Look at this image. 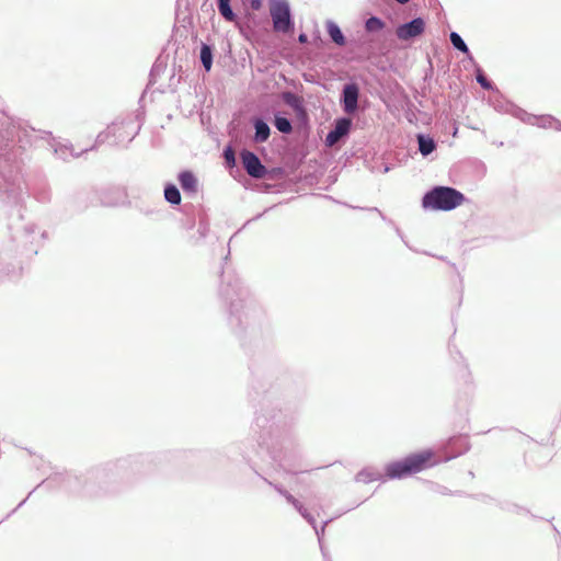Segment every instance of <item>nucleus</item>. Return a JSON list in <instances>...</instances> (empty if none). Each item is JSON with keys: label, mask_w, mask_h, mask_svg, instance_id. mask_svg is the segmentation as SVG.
Here are the masks:
<instances>
[{"label": "nucleus", "mask_w": 561, "mask_h": 561, "mask_svg": "<svg viewBox=\"0 0 561 561\" xmlns=\"http://www.w3.org/2000/svg\"><path fill=\"white\" fill-rule=\"evenodd\" d=\"M251 376L249 396L253 401L261 398L251 426L256 443L253 451L267 467L285 469L295 447L293 426L297 412L275 399L288 386L290 377L276 367H251Z\"/></svg>", "instance_id": "f257e3e1"}, {"label": "nucleus", "mask_w": 561, "mask_h": 561, "mask_svg": "<svg viewBox=\"0 0 561 561\" xmlns=\"http://www.w3.org/2000/svg\"><path fill=\"white\" fill-rule=\"evenodd\" d=\"M41 133L42 138H51L50 131L35 129L20 118H13L0 111V209L16 211L23 219L21 209L24 205L21 168L22 154L32 142L31 133Z\"/></svg>", "instance_id": "f03ea898"}, {"label": "nucleus", "mask_w": 561, "mask_h": 561, "mask_svg": "<svg viewBox=\"0 0 561 561\" xmlns=\"http://www.w3.org/2000/svg\"><path fill=\"white\" fill-rule=\"evenodd\" d=\"M164 454H137L118 458L114 461H107L91 468L82 476L72 473H56L43 480L28 495L19 503V505L8 514L11 516L20 508L31 494L38 488L45 486L51 489L55 485L64 486L70 491L83 490L88 494H98L99 492H112L115 486L122 482L129 481L133 477L147 473L153 470L164 457Z\"/></svg>", "instance_id": "7ed1b4c3"}, {"label": "nucleus", "mask_w": 561, "mask_h": 561, "mask_svg": "<svg viewBox=\"0 0 561 561\" xmlns=\"http://www.w3.org/2000/svg\"><path fill=\"white\" fill-rule=\"evenodd\" d=\"M219 297L227 311L231 332L247 352L263 347L271 337V325L262 307L242 280L221 271Z\"/></svg>", "instance_id": "20e7f679"}, {"label": "nucleus", "mask_w": 561, "mask_h": 561, "mask_svg": "<svg viewBox=\"0 0 561 561\" xmlns=\"http://www.w3.org/2000/svg\"><path fill=\"white\" fill-rule=\"evenodd\" d=\"M10 239L0 251V274L11 279L18 278L23 270V259H31L36 255L42 239H46L47 231L37 232L35 224L12 226Z\"/></svg>", "instance_id": "39448f33"}, {"label": "nucleus", "mask_w": 561, "mask_h": 561, "mask_svg": "<svg viewBox=\"0 0 561 561\" xmlns=\"http://www.w3.org/2000/svg\"><path fill=\"white\" fill-rule=\"evenodd\" d=\"M439 463L436 453L432 448H424L407 456L389 461L383 467L386 480H402L414 476Z\"/></svg>", "instance_id": "423d86ee"}, {"label": "nucleus", "mask_w": 561, "mask_h": 561, "mask_svg": "<svg viewBox=\"0 0 561 561\" xmlns=\"http://www.w3.org/2000/svg\"><path fill=\"white\" fill-rule=\"evenodd\" d=\"M466 199V195L453 186L434 185L423 194L421 204L425 210L450 211Z\"/></svg>", "instance_id": "0eeeda50"}, {"label": "nucleus", "mask_w": 561, "mask_h": 561, "mask_svg": "<svg viewBox=\"0 0 561 561\" xmlns=\"http://www.w3.org/2000/svg\"><path fill=\"white\" fill-rule=\"evenodd\" d=\"M241 445V443H233L231 445L224 447L221 450H215L213 453V459L219 460L220 457H226L227 459H230L234 454H239L242 457V459L247 462V465L250 467V469L265 483L271 485L278 494L284 496L288 504L296 502V497L293 494H290L282 484L274 483L262 474V471L264 470L263 467L259 466V463L254 461L250 457V455L243 450Z\"/></svg>", "instance_id": "6e6552de"}, {"label": "nucleus", "mask_w": 561, "mask_h": 561, "mask_svg": "<svg viewBox=\"0 0 561 561\" xmlns=\"http://www.w3.org/2000/svg\"><path fill=\"white\" fill-rule=\"evenodd\" d=\"M273 27L277 33L293 34L295 19L288 0H268Z\"/></svg>", "instance_id": "1a4fd4ad"}, {"label": "nucleus", "mask_w": 561, "mask_h": 561, "mask_svg": "<svg viewBox=\"0 0 561 561\" xmlns=\"http://www.w3.org/2000/svg\"><path fill=\"white\" fill-rule=\"evenodd\" d=\"M282 101L293 110L295 114V124L299 131L310 129V115L302 96L293 91H284L280 95Z\"/></svg>", "instance_id": "9d476101"}, {"label": "nucleus", "mask_w": 561, "mask_h": 561, "mask_svg": "<svg viewBox=\"0 0 561 561\" xmlns=\"http://www.w3.org/2000/svg\"><path fill=\"white\" fill-rule=\"evenodd\" d=\"M470 449V443L467 435L460 434L449 437L443 443L436 453V457L440 462H446L455 459Z\"/></svg>", "instance_id": "9b49d317"}, {"label": "nucleus", "mask_w": 561, "mask_h": 561, "mask_svg": "<svg viewBox=\"0 0 561 561\" xmlns=\"http://www.w3.org/2000/svg\"><path fill=\"white\" fill-rule=\"evenodd\" d=\"M470 449V443L467 435L460 434L449 437L443 443L436 453V457L440 462H446L455 459Z\"/></svg>", "instance_id": "f8f14e48"}, {"label": "nucleus", "mask_w": 561, "mask_h": 561, "mask_svg": "<svg viewBox=\"0 0 561 561\" xmlns=\"http://www.w3.org/2000/svg\"><path fill=\"white\" fill-rule=\"evenodd\" d=\"M360 96L359 84L353 80L346 82L340 93V105L344 113L354 114L358 111Z\"/></svg>", "instance_id": "ddd939ff"}, {"label": "nucleus", "mask_w": 561, "mask_h": 561, "mask_svg": "<svg viewBox=\"0 0 561 561\" xmlns=\"http://www.w3.org/2000/svg\"><path fill=\"white\" fill-rule=\"evenodd\" d=\"M353 129V119L348 116L336 117L331 129L325 135L324 142L327 146H333L339 139H347Z\"/></svg>", "instance_id": "4468645a"}, {"label": "nucleus", "mask_w": 561, "mask_h": 561, "mask_svg": "<svg viewBox=\"0 0 561 561\" xmlns=\"http://www.w3.org/2000/svg\"><path fill=\"white\" fill-rule=\"evenodd\" d=\"M495 94V98L490 100V103L495 111L511 114L512 116L518 118L522 122H530L533 119L529 116L528 112H526L524 108L519 107L515 103L506 100L500 91L499 93Z\"/></svg>", "instance_id": "2eb2a0df"}, {"label": "nucleus", "mask_w": 561, "mask_h": 561, "mask_svg": "<svg viewBox=\"0 0 561 561\" xmlns=\"http://www.w3.org/2000/svg\"><path fill=\"white\" fill-rule=\"evenodd\" d=\"M426 23L422 16H415L410 21L400 24L397 27V36L400 41H410L420 35L425 31Z\"/></svg>", "instance_id": "dca6fc26"}, {"label": "nucleus", "mask_w": 561, "mask_h": 561, "mask_svg": "<svg viewBox=\"0 0 561 561\" xmlns=\"http://www.w3.org/2000/svg\"><path fill=\"white\" fill-rule=\"evenodd\" d=\"M243 168L252 178L261 179L267 173L266 167L262 163L259 156L251 150H243L241 153Z\"/></svg>", "instance_id": "f3484780"}, {"label": "nucleus", "mask_w": 561, "mask_h": 561, "mask_svg": "<svg viewBox=\"0 0 561 561\" xmlns=\"http://www.w3.org/2000/svg\"><path fill=\"white\" fill-rule=\"evenodd\" d=\"M250 123L254 128L253 140L263 144L268 140L271 136V127L264 116L254 115L250 118Z\"/></svg>", "instance_id": "a211bd4d"}, {"label": "nucleus", "mask_w": 561, "mask_h": 561, "mask_svg": "<svg viewBox=\"0 0 561 561\" xmlns=\"http://www.w3.org/2000/svg\"><path fill=\"white\" fill-rule=\"evenodd\" d=\"M178 181L185 194L193 195L198 191V180L191 170H182L178 173Z\"/></svg>", "instance_id": "6ab92c4d"}, {"label": "nucleus", "mask_w": 561, "mask_h": 561, "mask_svg": "<svg viewBox=\"0 0 561 561\" xmlns=\"http://www.w3.org/2000/svg\"><path fill=\"white\" fill-rule=\"evenodd\" d=\"M529 116L533 119L530 122H524L525 124L536 125L540 128H553L561 131V121L550 114L534 115L529 113Z\"/></svg>", "instance_id": "aec40b11"}, {"label": "nucleus", "mask_w": 561, "mask_h": 561, "mask_svg": "<svg viewBox=\"0 0 561 561\" xmlns=\"http://www.w3.org/2000/svg\"><path fill=\"white\" fill-rule=\"evenodd\" d=\"M325 31L332 43L339 47H344L347 44V38L341 30L340 25L333 20H327Z\"/></svg>", "instance_id": "412c9836"}, {"label": "nucleus", "mask_w": 561, "mask_h": 561, "mask_svg": "<svg viewBox=\"0 0 561 561\" xmlns=\"http://www.w3.org/2000/svg\"><path fill=\"white\" fill-rule=\"evenodd\" d=\"M134 125V118L128 117L123 119L121 123L114 122L111 125L112 129V141L111 146H117L123 142L126 138V133L123 131V128H127Z\"/></svg>", "instance_id": "4be33fe9"}, {"label": "nucleus", "mask_w": 561, "mask_h": 561, "mask_svg": "<svg viewBox=\"0 0 561 561\" xmlns=\"http://www.w3.org/2000/svg\"><path fill=\"white\" fill-rule=\"evenodd\" d=\"M215 46L205 42H201L199 45V61L206 72L211 70L214 64Z\"/></svg>", "instance_id": "5701e85b"}, {"label": "nucleus", "mask_w": 561, "mask_h": 561, "mask_svg": "<svg viewBox=\"0 0 561 561\" xmlns=\"http://www.w3.org/2000/svg\"><path fill=\"white\" fill-rule=\"evenodd\" d=\"M415 137L419 146V151L423 157H427L433 151L436 150L437 142L432 136L424 133H417Z\"/></svg>", "instance_id": "b1692460"}, {"label": "nucleus", "mask_w": 561, "mask_h": 561, "mask_svg": "<svg viewBox=\"0 0 561 561\" xmlns=\"http://www.w3.org/2000/svg\"><path fill=\"white\" fill-rule=\"evenodd\" d=\"M209 222L206 218H201L196 232L192 233L188 238V242L193 247L203 244L205 238L209 233Z\"/></svg>", "instance_id": "393cba45"}, {"label": "nucleus", "mask_w": 561, "mask_h": 561, "mask_svg": "<svg viewBox=\"0 0 561 561\" xmlns=\"http://www.w3.org/2000/svg\"><path fill=\"white\" fill-rule=\"evenodd\" d=\"M272 124L282 134H290L293 131V122L280 111L273 112Z\"/></svg>", "instance_id": "a878e982"}, {"label": "nucleus", "mask_w": 561, "mask_h": 561, "mask_svg": "<svg viewBox=\"0 0 561 561\" xmlns=\"http://www.w3.org/2000/svg\"><path fill=\"white\" fill-rule=\"evenodd\" d=\"M216 5L219 15L226 22H234L238 19L237 13L232 9L231 0H216Z\"/></svg>", "instance_id": "bb28decb"}, {"label": "nucleus", "mask_w": 561, "mask_h": 561, "mask_svg": "<svg viewBox=\"0 0 561 561\" xmlns=\"http://www.w3.org/2000/svg\"><path fill=\"white\" fill-rule=\"evenodd\" d=\"M377 480L387 481L383 478V474H380L377 470H374L371 468H363L355 476V481L362 482L365 484L377 481Z\"/></svg>", "instance_id": "cd10ccee"}, {"label": "nucleus", "mask_w": 561, "mask_h": 561, "mask_svg": "<svg viewBox=\"0 0 561 561\" xmlns=\"http://www.w3.org/2000/svg\"><path fill=\"white\" fill-rule=\"evenodd\" d=\"M364 28L368 34H378L386 28V22L377 15H370L365 20Z\"/></svg>", "instance_id": "c85d7f7f"}, {"label": "nucleus", "mask_w": 561, "mask_h": 561, "mask_svg": "<svg viewBox=\"0 0 561 561\" xmlns=\"http://www.w3.org/2000/svg\"><path fill=\"white\" fill-rule=\"evenodd\" d=\"M163 194H164V199L169 204H171L173 206H178L181 204V192L174 183L168 182L164 185Z\"/></svg>", "instance_id": "c756f323"}, {"label": "nucleus", "mask_w": 561, "mask_h": 561, "mask_svg": "<svg viewBox=\"0 0 561 561\" xmlns=\"http://www.w3.org/2000/svg\"><path fill=\"white\" fill-rule=\"evenodd\" d=\"M53 146H54L55 154L64 161L68 160L69 157H79L80 156V153L73 152L72 145L57 144V145H53Z\"/></svg>", "instance_id": "7c9ffc66"}, {"label": "nucleus", "mask_w": 561, "mask_h": 561, "mask_svg": "<svg viewBox=\"0 0 561 561\" xmlns=\"http://www.w3.org/2000/svg\"><path fill=\"white\" fill-rule=\"evenodd\" d=\"M449 41L456 50L462 54H469V47L459 33L451 31L449 34Z\"/></svg>", "instance_id": "2f4dec72"}, {"label": "nucleus", "mask_w": 561, "mask_h": 561, "mask_svg": "<svg viewBox=\"0 0 561 561\" xmlns=\"http://www.w3.org/2000/svg\"><path fill=\"white\" fill-rule=\"evenodd\" d=\"M33 197L42 204H47L51 199L50 188L47 186H39L34 190Z\"/></svg>", "instance_id": "473e14b6"}, {"label": "nucleus", "mask_w": 561, "mask_h": 561, "mask_svg": "<svg viewBox=\"0 0 561 561\" xmlns=\"http://www.w3.org/2000/svg\"><path fill=\"white\" fill-rule=\"evenodd\" d=\"M112 129H111V126H108L105 130L101 131L98 136H96V139H95V142L94 145L90 148V150H93L95 149L96 147L105 144V142H108L111 145V141H112ZM84 151H89V149H84L82 150V152Z\"/></svg>", "instance_id": "72a5a7b5"}, {"label": "nucleus", "mask_w": 561, "mask_h": 561, "mask_svg": "<svg viewBox=\"0 0 561 561\" xmlns=\"http://www.w3.org/2000/svg\"><path fill=\"white\" fill-rule=\"evenodd\" d=\"M72 203L78 211H83L89 207V196L88 194L82 192L77 193L72 197Z\"/></svg>", "instance_id": "f704fd0d"}, {"label": "nucleus", "mask_w": 561, "mask_h": 561, "mask_svg": "<svg viewBox=\"0 0 561 561\" xmlns=\"http://www.w3.org/2000/svg\"><path fill=\"white\" fill-rule=\"evenodd\" d=\"M499 506L503 511L515 513V514H522V513L530 514V512L527 508L519 506L517 504H514V503H500Z\"/></svg>", "instance_id": "c9c22d12"}, {"label": "nucleus", "mask_w": 561, "mask_h": 561, "mask_svg": "<svg viewBox=\"0 0 561 561\" xmlns=\"http://www.w3.org/2000/svg\"><path fill=\"white\" fill-rule=\"evenodd\" d=\"M457 356L459 357V359L461 362H465V358L462 357L461 353L459 351L456 352ZM459 375L460 377L463 379L465 382H470L471 381V373L469 370V366L467 363H463L460 371H459Z\"/></svg>", "instance_id": "e433bc0d"}, {"label": "nucleus", "mask_w": 561, "mask_h": 561, "mask_svg": "<svg viewBox=\"0 0 561 561\" xmlns=\"http://www.w3.org/2000/svg\"><path fill=\"white\" fill-rule=\"evenodd\" d=\"M478 83L480 84V87L483 90H486V91H490L493 93H499V88L496 87V84L491 79H489L486 76L483 78H480V81Z\"/></svg>", "instance_id": "4c0bfd02"}, {"label": "nucleus", "mask_w": 561, "mask_h": 561, "mask_svg": "<svg viewBox=\"0 0 561 561\" xmlns=\"http://www.w3.org/2000/svg\"><path fill=\"white\" fill-rule=\"evenodd\" d=\"M164 69H165L164 65L159 64L158 61H156L152 65L150 73H149V82L150 83H154L156 76H159Z\"/></svg>", "instance_id": "58836bf2"}, {"label": "nucleus", "mask_w": 561, "mask_h": 561, "mask_svg": "<svg viewBox=\"0 0 561 561\" xmlns=\"http://www.w3.org/2000/svg\"><path fill=\"white\" fill-rule=\"evenodd\" d=\"M333 520V518H329L327 520L323 522L322 526L321 527H318V525H316V528L314 529V533L318 537V541L319 543L322 542V539H323V536H324V531H325V527L329 523H331Z\"/></svg>", "instance_id": "ea45409f"}, {"label": "nucleus", "mask_w": 561, "mask_h": 561, "mask_svg": "<svg viewBox=\"0 0 561 561\" xmlns=\"http://www.w3.org/2000/svg\"><path fill=\"white\" fill-rule=\"evenodd\" d=\"M290 505L294 506V508L300 514V516L302 518H305V516H308L310 515L311 513L308 512V510L302 505V503H300L297 499H296V502L291 503Z\"/></svg>", "instance_id": "a19ab883"}, {"label": "nucleus", "mask_w": 561, "mask_h": 561, "mask_svg": "<svg viewBox=\"0 0 561 561\" xmlns=\"http://www.w3.org/2000/svg\"><path fill=\"white\" fill-rule=\"evenodd\" d=\"M140 128H141L140 124L138 126H136V127L133 125V126H129V127L125 128L126 129V131H125L126 135H130V137L128 139L129 142L139 134Z\"/></svg>", "instance_id": "79ce46f5"}, {"label": "nucleus", "mask_w": 561, "mask_h": 561, "mask_svg": "<svg viewBox=\"0 0 561 561\" xmlns=\"http://www.w3.org/2000/svg\"><path fill=\"white\" fill-rule=\"evenodd\" d=\"M485 72L484 70L481 68L480 65H476L474 67V78H476V81L479 82L480 81V78H483L485 77Z\"/></svg>", "instance_id": "37998d69"}, {"label": "nucleus", "mask_w": 561, "mask_h": 561, "mask_svg": "<svg viewBox=\"0 0 561 561\" xmlns=\"http://www.w3.org/2000/svg\"><path fill=\"white\" fill-rule=\"evenodd\" d=\"M474 497L480 500V501H482V502H484V503H491V502L494 501L493 497H491V496H489L486 494H478V495H474Z\"/></svg>", "instance_id": "c03bdc74"}, {"label": "nucleus", "mask_w": 561, "mask_h": 561, "mask_svg": "<svg viewBox=\"0 0 561 561\" xmlns=\"http://www.w3.org/2000/svg\"><path fill=\"white\" fill-rule=\"evenodd\" d=\"M320 545V550H321V554L324 559V561H331V557L329 554V551L327 550V548L323 546V543H319Z\"/></svg>", "instance_id": "a18cd8bd"}, {"label": "nucleus", "mask_w": 561, "mask_h": 561, "mask_svg": "<svg viewBox=\"0 0 561 561\" xmlns=\"http://www.w3.org/2000/svg\"><path fill=\"white\" fill-rule=\"evenodd\" d=\"M312 528H316L317 520L312 514L305 516L304 518Z\"/></svg>", "instance_id": "49530a36"}, {"label": "nucleus", "mask_w": 561, "mask_h": 561, "mask_svg": "<svg viewBox=\"0 0 561 561\" xmlns=\"http://www.w3.org/2000/svg\"><path fill=\"white\" fill-rule=\"evenodd\" d=\"M224 152H225V157H226L227 160L234 161V156L231 152L230 147H226Z\"/></svg>", "instance_id": "de8ad7c7"}, {"label": "nucleus", "mask_w": 561, "mask_h": 561, "mask_svg": "<svg viewBox=\"0 0 561 561\" xmlns=\"http://www.w3.org/2000/svg\"><path fill=\"white\" fill-rule=\"evenodd\" d=\"M262 7V0H251V8L255 11L260 10Z\"/></svg>", "instance_id": "09e8293b"}, {"label": "nucleus", "mask_w": 561, "mask_h": 561, "mask_svg": "<svg viewBox=\"0 0 561 561\" xmlns=\"http://www.w3.org/2000/svg\"><path fill=\"white\" fill-rule=\"evenodd\" d=\"M465 55H466V58L468 59V61H470V62L473 65V67H476V65H479V64L476 61V59H474V57H473V55L471 54V51H470V50H469V54H465Z\"/></svg>", "instance_id": "8fccbe9b"}, {"label": "nucleus", "mask_w": 561, "mask_h": 561, "mask_svg": "<svg viewBox=\"0 0 561 561\" xmlns=\"http://www.w3.org/2000/svg\"><path fill=\"white\" fill-rule=\"evenodd\" d=\"M298 41L301 43V44H306L308 42V35L306 33H300L298 35Z\"/></svg>", "instance_id": "3c124183"}, {"label": "nucleus", "mask_w": 561, "mask_h": 561, "mask_svg": "<svg viewBox=\"0 0 561 561\" xmlns=\"http://www.w3.org/2000/svg\"><path fill=\"white\" fill-rule=\"evenodd\" d=\"M267 209H265L263 213L261 214H257L255 217H253L252 219L248 220L245 225H248L249 222L253 221V220H256L259 218H261L263 216L264 213H266Z\"/></svg>", "instance_id": "603ef678"}, {"label": "nucleus", "mask_w": 561, "mask_h": 561, "mask_svg": "<svg viewBox=\"0 0 561 561\" xmlns=\"http://www.w3.org/2000/svg\"><path fill=\"white\" fill-rule=\"evenodd\" d=\"M390 170H391V168H390L388 164H386V165H385V168H383V171H382V172H383V173H387V172H389Z\"/></svg>", "instance_id": "864d4df0"}, {"label": "nucleus", "mask_w": 561, "mask_h": 561, "mask_svg": "<svg viewBox=\"0 0 561 561\" xmlns=\"http://www.w3.org/2000/svg\"><path fill=\"white\" fill-rule=\"evenodd\" d=\"M398 3L400 4H405L408 3L410 0H396Z\"/></svg>", "instance_id": "5fc2aeb1"}, {"label": "nucleus", "mask_w": 561, "mask_h": 561, "mask_svg": "<svg viewBox=\"0 0 561 561\" xmlns=\"http://www.w3.org/2000/svg\"><path fill=\"white\" fill-rule=\"evenodd\" d=\"M370 209H371V210H376V211H378V213L380 214V216H381L382 218H385V217H383V215H382V213H381L377 207H374V208H370Z\"/></svg>", "instance_id": "6e6d98bb"}, {"label": "nucleus", "mask_w": 561, "mask_h": 561, "mask_svg": "<svg viewBox=\"0 0 561 561\" xmlns=\"http://www.w3.org/2000/svg\"><path fill=\"white\" fill-rule=\"evenodd\" d=\"M101 203H102L103 205H110V204H108L107 202H105L104 199H101Z\"/></svg>", "instance_id": "4d7b16f0"}, {"label": "nucleus", "mask_w": 561, "mask_h": 561, "mask_svg": "<svg viewBox=\"0 0 561 561\" xmlns=\"http://www.w3.org/2000/svg\"><path fill=\"white\" fill-rule=\"evenodd\" d=\"M443 494H449V492L447 491V489L445 488V490L442 492Z\"/></svg>", "instance_id": "13d9d810"}, {"label": "nucleus", "mask_w": 561, "mask_h": 561, "mask_svg": "<svg viewBox=\"0 0 561 561\" xmlns=\"http://www.w3.org/2000/svg\"><path fill=\"white\" fill-rule=\"evenodd\" d=\"M553 530H554L557 534H559V531H558V529H557V527H556V526H553Z\"/></svg>", "instance_id": "bf43d9fd"}]
</instances>
